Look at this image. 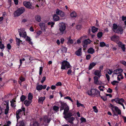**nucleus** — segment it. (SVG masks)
<instances>
[{"label":"nucleus","mask_w":126,"mask_h":126,"mask_svg":"<svg viewBox=\"0 0 126 126\" xmlns=\"http://www.w3.org/2000/svg\"><path fill=\"white\" fill-rule=\"evenodd\" d=\"M39 25L41 30L45 32L46 27L45 26V23L43 22L40 23H39Z\"/></svg>","instance_id":"obj_13"},{"label":"nucleus","mask_w":126,"mask_h":126,"mask_svg":"<svg viewBox=\"0 0 126 126\" xmlns=\"http://www.w3.org/2000/svg\"><path fill=\"white\" fill-rule=\"evenodd\" d=\"M71 67L69 63L66 61L64 60L61 63V69H67L68 68H71Z\"/></svg>","instance_id":"obj_4"},{"label":"nucleus","mask_w":126,"mask_h":126,"mask_svg":"<svg viewBox=\"0 0 126 126\" xmlns=\"http://www.w3.org/2000/svg\"><path fill=\"white\" fill-rule=\"evenodd\" d=\"M91 42V41L88 39L85 40L82 44L83 47L84 48L87 47L88 45L90 44Z\"/></svg>","instance_id":"obj_8"},{"label":"nucleus","mask_w":126,"mask_h":126,"mask_svg":"<svg viewBox=\"0 0 126 126\" xmlns=\"http://www.w3.org/2000/svg\"><path fill=\"white\" fill-rule=\"evenodd\" d=\"M45 97H39L38 102L39 103L43 104L44 100L45 99Z\"/></svg>","instance_id":"obj_19"},{"label":"nucleus","mask_w":126,"mask_h":126,"mask_svg":"<svg viewBox=\"0 0 126 126\" xmlns=\"http://www.w3.org/2000/svg\"><path fill=\"white\" fill-rule=\"evenodd\" d=\"M19 126H25L24 122L23 120H20L17 123Z\"/></svg>","instance_id":"obj_18"},{"label":"nucleus","mask_w":126,"mask_h":126,"mask_svg":"<svg viewBox=\"0 0 126 126\" xmlns=\"http://www.w3.org/2000/svg\"><path fill=\"white\" fill-rule=\"evenodd\" d=\"M106 76L108 81L109 82L110 80V77L107 74H106Z\"/></svg>","instance_id":"obj_58"},{"label":"nucleus","mask_w":126,"mask_h":126,"mask_svg":"<svg viewBox=\"0 0 126 126\" xmlns=\"http://www.w3.org/2000/svg\"><path fill=\"white\" fill-rule=\"evenodd\" d=\"M96 63L92 62L90 63L89 66V70H91L94 67L96 64Z\"/></svg>","instance_id":"obj_23"},{"label":"nucleus","mask_w":126,"mask_h":126,"mask_svg":"<svg viewBox=\"0 0 126 126\" xmlns=\"http://www.w3.org/2000/svg\"><path fill=\"white\" fill-rule=\"evenodd\" d=\"M43 70V68L42 67H40L39 74L40 75H41L42 74V72Z\"/></svg>","instance_id":"obj_50"},{"label":"nucleus","mask_w":126,"mask_h":126,"mask_svg":"<svg viewBox=\"0 0 126 126\" xmlns=\"http://www.w3.org/2000/svg\"><path fill=\"white\" fill-rule=\"evenodd\" d=\"M103 33L102 32H99L97 34V37L98 38H100L102 36Z\"/></svg>","instance_id":"obj_43"},{"label":"nucleus","mask_w":126,"mask_h":126,"mask_svg":"<svg viewBox=\"0 0 126 126\" xmlns=\"http://www.w3.org/2000/svg\"><path fill=\"white\" fill-rule=\"evenodd\" d=\"M112 92V90L110 89V88H109L107 90V92L108 93H111Z\"/></svg>","instance_id":"obj_64"},{"label":"nucleus","mask_w":126,"mask_h":126,"mask_svg":"<svg viewBox=\"0 0 126 126\" xmlns=\"http://www.w3.org/2000/svg\"><path fill=\"white\" fill-rule=\"evenodd\" d=\"M94 83L97 85H101L103 84V83L100 80H98L97 77L95 76L94 77Z\"/></svg>","instance_id":"obj_7"},{"label":"nucleus","mask_w":126,"mask_h":126,"mask_svg":"<svg viewBox=\"0 0 126 126\" xmlns=\"http://www.w3.org/2000/svg\"><path fill=\"white\" fill-rule=\"evenodd\" d=\"M70 16L72 18L76 17L77 16L76 13L74 11L72 12L70 14Z\"/></svg>","instance_id":"obj_35"},{"label":"nucleus","mask_w":126,"mask_h":126,"mask_svg":"<svg viewBox=\"0 0 126 126\" xmlns=\"http://www.w3.org/2000/svg\"><path fill=\"white\" fill-rule=\"evenodd\" d=\"M4 48V46L3 44H2L1 41H0V48L2 49Z\"/></svg>","instance_id":"obj_46"},{"label":"nucleus","mask_w":126,"mask_h":126,"mask_svg":"<svg viewBox=\"0 0 126 126\" xmlns=\"http://www.w3.org/2000/svg\"><path fill=\"white\" fill-rule=\"evenodd\" d=\"M88 52L89 53L93 54L94 52V50L93 48L91 47L88 49Z\"/></svg>","instance_id":"obj_25"},{"label":"nucleus","mask_w":126,"mask_h":126,"mask_svg":"<svg viewBox=\"0 0 126 126\" xmlns=\"http://www.w3.org/2000/svg\"><path fill=\"white\" fill-rule=\"evenodd\" d=\"M123 71V70L121 69H118L115 70L113 71V73L112 75H114L115 74L117 75L120 74Z\"/></svg>","instance_id":"obj_11"},{"label":"nucleus","mask_w":126,"mask_h":126,"mask_svg":"<svg viewBox=\"0 0 126 126\" xmlns=\"http://www.w3.org/2000/svg\"><path fill=\"white\" fill-rule=\"evenodd\" d=\"M70 117L68 118L69 119L68 120V122L69 123H70L73 124V121L75 120V118L73 117H71L70 118Z\"/></svg>","instance_id":"obj_26"},{"label":"nucleus","mask_w":126,"mask_h":126,"mask_svg":"<svg viewBox=\"0 0 126 126\" xmlns=\"http://www.w3.org/2000/svg\"><path fill=\"white\" fill-rule=\"evenodd\" d=\"M68 42L70 44H72L73 43V40L71 39L70 37H69L68 39Z\"/></svg>","instance_id":"obj_41"},{"label":"nucleus","mask_w":126,"mask_h":126,"mask_svg":"<svg viewBox=\"0 0 126 126\" xmlns=\"http://www.w3.org/2000/svg\"><path fill=\"white\" fill-rule=\"evenodd\" d=\"M80 120L81 123L85 122L86 121V119L82 117H81V118L80 119Z\"/></svg>","instance_id":"obj_51"},{"label":"nucleus","mask_w":126,"mask_h":126,"mask_svg":"<svg viewBox=\"0 0 126 126\" xmlns=\"http://www.w3.org/2000/svg\"><path fill=\"white\" fill-rule=\"evenodd\" d=\"M97 30L98 29L97 28L93 26L92 28V32L93 33H94L96 32Z\"/></svg>","instance_id":"obj_39"},{"label":"nucleus","mask_w":126,"mask_h":126,"mask_svg":"<svg viewBox=\"0 0 126 126\" xmlns=\"http://www.w3.org/2000/svg\"><path fill=\"white\" fill-rule=\"evenodd\" d=\"M21 34L23 35L22 36H20V37H23L24 38H25L27 34L26 32L22 33Z\"/></svg>","instance_id":"obj_48"},{"label":"nucleus","mask_w":126,"mask_h":126,"mask_svg":"<svg viewBox=\"0 0 126 126\" xmlns=\"http://www.w3.org/2000/svg\"><path fill=\"white\" fill-rule=\"evenodd\" d=\"M59 108L57 106H55L53 107V110L55 111H57L59 110Z\"/></svg>","instance_id":"obj_45"},{"label":"nucleus","mask_w":126,"mask_h":126,"mask_svg":"<svg viewBox=\"0 0 126 126\" xmlns=\"http://www.w3.org/2000/svg\"><path fill=\"white\" fill-rule=\"evenodd\" d=\"M100 46L101 47H103L105 46L106 45L105 43L104 42H101L100 43Z\"/></svg>","instance_id":"obj_49"},{"label":"nucleus","mask_w":126,"mask_h":126,"mask_svg":"<svg viewBox=\"0 0 126 126\" xmlns=\"http://www.w3.org/2000/svg\"><path fill=\"white\" fill-rule=\"evenodd\" d=\"M26 99V97L23 95H22L20 97V101H23Z\"/></svg>","instance_id":"obj_42"},{"label":"nucleus","mask_w":126,"mask_h":126,"mask_svg":"<svg viewBox=\"0 0 126 126\" xmlns=\"http://www.w3.org/2000/svg\"><path fill=\"white\" fill-rule=\"evenodd\" d=\"M18 31L19 33V35L20 36H22L23 35L21 34L22 33L26 32L25 31V30L24 28H22L18 29Z\"/></svg>","instance_id":"obj_24"},{"label":"nucleus","mask_w":126,"mask_h":126,"mask_svg":"<svg viewBox=\"0 0 126 126\" xmlns=\"http://www.w3.org/2000/svg\"><path fill=\"white\" fill-rule=\"evenodd\" d=\"M81 51L82 49L81 48H79L75 52L76 54L78 56H81L82 54Z\"/></svg>","instance_id":"obj_16"},{"label":"nucleus","mask_w":126,"mask_h":126,"mask_svg":"<svg viewBox=\"0 0 126 126\" xmlns=\"http://www.w3.org/2000/svg\"><path fill=\"white\" fill-rule=\"evenodd\" d=\"M33 95L32 94L30 93H29L28 95V99L29 100L32 101V99Z\"/></svg>","instance_id":"obj_29"},{"label":"nucleus","mask_w":126,"mask_h":126,"mask_svg":"<svg viewBox=\"0 0 126 126\" xmlns=\"http://www.w3.org/2000/svg\"><path fill=\"white\" fill-rule=\"evenodd\" d=\"M88 95H93V93L92 92V89L91 90H88L87 92Z\"/></svg>","instance_id":"obj_44"},{"label":"nucleus","mask_w":126,"mask_h":126,"mask_svg":"<svg viewBox=\"0 0 126 126\" xmlns=\"http://www.w3.org/2000/svg\"><path fill=\"white\" fill-rule=\"evenodd\" d=\"M113 30L115 32V31H116L118 29V26L117 24H113Z\"/></svg>","instance_id":"obj_30"},{"label":"nucleus","mask_w":126,"mask_h":126,"mask_svg":"<svg viewBox=\"0 0 126 126\" xmlns=\"http://www.w3.org/2000/svg\"><path fill=\"white\" fill-rule=\"evenodd\" d=\"M119 82L117 81H113L111 82V84L113 85H114L117 83H118Z\"/></svg>","instance_id":"obj_56"},{"label":"nucleus","mask_w":126,"mask_h":126,"mask_svg":"<svg viewBox=\"0 0 126 126\" xmlns=\"http://www.w3.org/2000/svg\"><path fill=\"white\" fill-rule=\"evenodd\" d=\"M99 96L101 97V98L104 101H106L107 100V98L106 96Z\"/></svg>","instance_id":"obj_55"},{"label":"nucleus","mask_w":126,"mask_h":126,"mask_svg":"<svg viewBox=\"0 0 126 126\" xmlns=\"http://www.w3.org/2000/svg\"><path fill=\"white\" fill-rule=\"evenodd\" d=\"M32 101L26 100L24 101V103L26 106L27 107L30 105L32 102Z\"/></svg>","instance_id":"obj_21"},{"label":"nucleus","mask_w":126,"mask_h":126,"mask_svg":"<svg viewBox=\"0 0 126 126\" xmlns=\"http://www.w3.org/2000/svg\"><path fill=\"white\" fill-rule=\"evenodd\" d=\"M72 72V71L71 69L68 70L67 74L69 75H71V73Z\"/></svg>","instance_id":"obj_54"},{"label":"nucleus","mask_w":126,"mask_h":126,"mask_svg":"<svg viewBox=\"0 0 126 126\" xmlns=\"http://www.w3.org/2000/svg\"><path fill=\"white\" fill-rule=\"evenodd\" d=\"M35 20L38 22H40L41 20V17L39 15L35 16Z\"/></svg>","instance_id":"obj_32"},{"label":"nucleus","mask_w":126,"mask_h":126,"mask_svg":"<svg viewBox=\"0 0 126 126\" xmlns=\"http://www.w3.org/2000/svg\"><path fill=\"white\" fill-rule=\"evenodd\" d=\"M16 39L17 45L18 46L19 45L20 43L22 42V41L19 39H18L16 37Z\"/></svg>","instance_id":"obj_31"},{"label":"nucleus","mask_w":126,"mask_h":126,"mask_svg":"<svg viewBox=\"0 0 126 126\" xmlns=\"http://www.w3.org/2000/svg\"><path fill=\"white\" fill-rule=\"evenodd\" d=\"M64 110L63 114L64 115V118L67 120V119L72 116L73 114L71 112H68L69 110V108L68 106H66V107H65V108Z\"/></svg>","instance_id":"obj_2"},{"label":"nucleus","mask_w":126,"mask_h":126,"mask_svg":"<svg viewBox=\"0 0 126 126\" xmlns=\"http://www.w3.org/2000/svg\"><path fill=\"white\" fill-rule=\"evenodd\" d=\"M25 10L24 7H22L17 9L14 13L15 16H18L23 13L25 11Z\"/></svg>","instance_id":"obj_5"},{"label":"nucleus","mask_w":126,"mask_h":126,"mask_svg":"<svg viewBox=\"0 0 126 126\" xmlns=\"http://www.w3.org/2000/svg\"><path fill=\"white\" fill-rule=\"evenodd\" d=\"M16 101L13 99L10 101L11 103V106L12 107H15L16 106V105L14 104V103Z\"/></svg>","instance_id":"obj_38"},{"label":"nucleus","mask_w":126,"mask_h":126,"mask_svg":"<svg viewBox=\"0 0 126 126\" xmlns=\"http://www.w3.org/2000/svg\"><path fill=\"white\" fill-rule=\"evenodd\" d=\"M120 47H121V48L123 51H125L126 49L125 45L123 44Z\"/></svg>","instance_id":"obj_52"},{"label":"nucleus","mask_w":126,"mask_h":126,"mask_svg":"<svg viewBox=\"0 0 126 126\" xmlns=\"http://www.w3.org/2000/svg\"><path fill=\"white\" fill-rule=\"evenodd\" d=\"M101 71L96 70L95 71L94 74L95 75H96L100 78L101 75Z\"/></svg>","instance_id":"obj_20"},{"label":"nucleus","mask_w":126,"mask_h":126,"mask_svg":"<svg viewBox=\"0 0 126 126\" xmlns=\"http://www.w3.org/2000/svg\"><path fill=\"white\" fill-rule=\"evenodd\" d=\"M55 23L52 21L49 22L47 23V24L48 25H51V27H53V25Z\"/></svg>","instance_id":"obj_40"},{"label":"nucleus","mask_w":126,"mask_h":126,"mask_svg":"<svg viewBox=\"0 0 126 126\" xmlns=\"http://www.w3.org/2000/svg\"><path fill=\"white\" fill-rule=\"evenodd\" d=\"M25 108L23 107H22L21 108V109H19L17 110L16 112V114H18L19 115L21 114V112L22 111H23V113L24 115H25L24 112L25 111Z\"/></svg>","instance_id":"obj_14"},{"label":"nucleus","mask_w":126,"mask_h":126,"mask_svg":"<svg viewBox=\"0 0 126 126\" xmlns=\"http://www.w3.org/2000/svg\"><path fill=\"white\" fill-rule=\"evenodd\" d=\"M81 28V26L80 25H78L76 26V28L78 30H80Z\"/></svg>","instance_id":"obj_63"},{"label":"nucleus","mask_w":126,"mask_h":126,"mask_svg":"<svg viewBox=\"0 0 126 126\" xmlns=\"http://www.w3.org/2000/svg\"><path fill=\"white\" fill-rule=\"evenodd\" d=\"M111 109L113 113V116H117L118 115L121 114V111L118 107L116 106L110 104Z\"/></svg>","instance_id":"obj_1"},{"label":"nucleus","mask_w":126,"mask_h":126,"mask_svg":"<svg viewBox=\"0 0 126 126\" xmlns=\"http://www.w3.org/2000/svg\"><path fill=\"white\" fill-rule=\"evenodd\" d=\"M56 13L58 15H59L61 17H63L64 16V12L61 10H60L59 9H57L56 10Z\"/></svg>","instance_id":"obj_10"},{"label":"nucleus","mask_w":126,"mask_h":126,"mask_svg":"<svg viewBox=\"0 0 126 126\" xmlns=\"http://www.w3.org/2000/svg\"><path fill=\"white\" fill-rule=\"evenodd\" d=\"M123 75L121 74H120L118 75L117 79L118 81H120L121 80L120 79H123Z\"/></svg>","instance_id":"obj_33"},{"label":"nucleus","mask_w":126,"mask_h":126,"mask_svg":"<svg viewBox=\"0 0 126 126\" xmlns=\"http://www.w3.org/2000/svg\"><path fill=\"white\" fill-rule=\"evenodd\" d=\"M93 109L94 110V112L96 113H97L98 112V110L97 109L96 107V106H94L93 107Z\"/></svg>","instance_id":"obj_57"},{"label":"nucleus","mask_w":126,"mask_h":126,"mask_svg":"<svg viewBox=\"0 0 126 126\" xmlns=\"http://www.w3.org/2000/svg\"><path fill=\"white\" fill-rule=\"evenodd\" d=\"M112 101H115L117 103L120 105H123V103L125 102V100L124 99L122 98L120 99L119 98H116L112 100Z\"/></svg>","instance_id":"obj_6"},{"label":"nucleus","mask_w":126,"mask_h":126,"mask_svg":"<svg viewBox=\"0 0 126 126\" xmlns=\"http://www.w3.org/2000/svg\"><path fill=\"white\" fill-rule=\"evenodd\" d=\"M112 72V71L111 70L109 69L107 71V73L109 75H111Z\"/></svg>","instance_id":"obj_62"},{"label":"nucleus","mask_w":126,"mask_h":126,"mask_svg":"<svg viewBox=\"0 0 126 126\" xmlns=\"http://www.w3.org/2000/svg\"><path fill=\"white\" fill-rule=\"evenodd\" d=\"M24 5L26 8H30L32 6L31 3L29 2L24 1L23 3Z\"/></svg>","instance_id":"obj_12"},{"label":"nucleus","mask_w":126,"mask_h":126,"mask_svg":"<svg viewBox=\"0 0 126 126\" xmlns=\"http://www.w3.org/2000/svg\"><path fill=\"white\" fill-rule=\"evenodd\" d=\"M43 85H38L36 87V89L39 91L43 89Z\"/></svg>","instance_id":"obj_34"},{"label":"nucleus","mask_w":126,"mask_h":126,"mask_svg":"<svg viewBox=\"0 0 126 126\" xmlns=\"http://www.w3.org/2000/svg\"><path fill=\"white\" fill-rule=\"evenodd\" d=\"M100 92L97 90L96 89L95 93L94 95H96L97 96H101L100 94Z\"/></svg>","instance_id":"obj_37"},{"label":"nucleus","mask_w":126,"mask_h":126,"mask_svg":"<svg viewBox=\"0 0 126 126\" xmlns=\"http://www.w3.org/2000/svg\"><path fill=\"white\" fill-rule=\"evenodd\" d=\"M9 107L8 105H7L6 106V109L5 110L4 113L5 114H8L9 110Z\"/></svg>","instance_id":"obj_36"},{"label":"nucleus","mask_w":126,"mask_h":126,"mask_svg":"<svg viewBox=\"0 0 126 126\" xmlns=\"http://www.w3.org/2000/svg\"><path fill=\"white\" fill-rule=\"evenodd\" d=\"M62 51L63 53H66L67 51V48L66 47H63L62 48Z\"/></svg>","instance_id":"obj_47"},{"label":"nucleus","mask_w":126,"mask_h":126,"mask_svg":"<svg viewBox=\"0 0 126 126\" xmlns=\"http://www.w3.org/2000/svg\"><path fill=\"white\" fill-rule=\"evenodd\" d=\"M53 18L54 20L55 21H57L59 19V16L55 14L54 15Z\"/></svg>","instance_id":"obj_28"},{"label":"nucleus","mask_w":126,"mask_h":126,"mask_svg":"<svg viewBox=\"0 0 126 126\" xmlns=\"http://www.w3.org/2000/svg\"><path fill=\"white\" fill-rule=\"evenodd\" d=\"M46 77L45 76L42 79L41 81V82L43 83L46 80Z\"/></svg>","instance_id":"obj_60"},{"label":"nucleus","mask_w":126,"mask_h":126,"mask_svg":"<svg viewBox=\"0 0 126 126\" xmlns=\"http://www.w3.org/2000/svg\"><path fill=\"white\" fill-rule=\"evenodd\" d=\"M43 120L46 123H49L50 121V119H48L47 116H44L43 118Z\"/></svg>","instance_id":"obj_22"},{"label":"nucleus","mask_w":126,"mask_h":126,"mask_svg":"<svg viewBox=\"0 0 126 126\" xmlns=\"http://www.w3.org/2000/svg\"><path fill=\"white\" fill-rule=\"evenodd\" d=\"M110 39L112 41L117 43L119 41V36L115 35L112 36Z\"/></svg>","instance_id":"obj_9"},{"label":"nucleus","mask_w":126,"mask_h":126,"mask_svg":"<svg viewBox=\"0 0 126 126\" xmlns=\"http://www.w3.org/2000/svg\"><path fill=\"white\" fill-rule=\"evenodd\" d=\"M26 37V38H25L26 41H28L30 44L32 45V42L31 41V39L27 35Z\"/></svg>","instance_id":"obj_27"},{"label":"nucleus","mask_w":126,"mask_h":126,"mask_svg":"<svg viewBox=\"0 0 126 126\" xmlns=\"http://www.w3.org/2000/svg\"><path fill=\"white\" fill-rule=\"evenodd\" d=\"M120 63L125 66H126V62L124 61H120Z\"/></svg>","instance_id":"obj_59"},{"label":"nucleus","mask_w":126,"mask_h":126,"mask_svg":"<svg viewBox=\"0 0 126 126\" xmlns=\"http://www.w3.org/2000/svg\"><path fill=\"white\" fill-rule=\"evenodd\" d=\"M39 123L37 122H34L33 124V126H38Z\"/></svg>","instance_id":"obj_53"},{"label":"nucleus","mask_w":126,"mask_h":126,"mask_svg":"<svg viewBox=\"0 0 126 126\" xmlns=\"http://www.w3.org/2000/svg\"><path fill=\"white\" fill-rule=\"evenodd\" d=\"M123 32V29L122 27L121 26H118V29L116 31H115V32L118 33L122 34Z\"/></svg>","instance_id":"obj_15"},{"label":"nucleus","mask_w":126,"mask_h":126,"mask_svg":"<svg viewBox=\"0 0 126 126\" xmlns=\"http://www.w3.org/2000/svg\"><path fill=\"white\" fill-rule=\"evenodd\" d=\"M91 58V55L90 54H88L86 56V59L87 60H89Z\"/></svg>","instance_id":"obj_61"},{"label":"nucleus","mask_w":126,"mask_h":126,"mask_svg":"<svg viewBox=\"0 0 126 126\" xmlns=\"http://www.w3.org/2000/svg\"><path fill=\"white\" fill-rule=\"evenodd\" d=\"M60 33L62 34L66 33L65 29L66 25L63 22L59 23V24Z\"/></svg>","instance_id":"obj_3"},{"label":"nucleus","mask_w":126,"mask_h":126,"mask_svg":"<svg viewBox=\"0 0 126 126\" xmlns=\"http://www.w3.org/2000/svg\"><path fill=\"white\" fill-rule=\"evenodd\" d=\"M61 105L60 107V110L61 111V110H64L65 107H66V106H67V104L65 103H63L62 102L61 103Z\"/></svg>","instance_id":"obj_17"}]
</instances>
